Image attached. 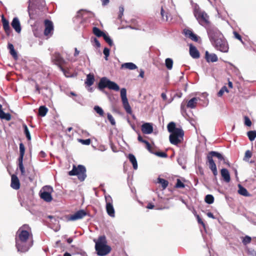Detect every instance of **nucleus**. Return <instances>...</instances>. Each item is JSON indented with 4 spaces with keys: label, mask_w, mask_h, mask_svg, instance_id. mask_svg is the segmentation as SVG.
Masks as SVG:
<instances>
[{
    "label": "nucleus",
    "mask_w": 256,
    "mask_h": 256,
    "mask_svg": "<svg viewBox=\"0 0 256 256\" xmlns=\"http://www.w3.org/2000/svg\"><path fill=\"white\" fill-rule=\"evenodd\" d=\"M16 245L18 252H27L33 244L31 229L28 225L20 227L16 232Z\"/></svg>",
    "instance_id": "nucleus-1"
},
{
    "label": "nucleus",
    "mask_w": 256,
    "mask_h": 256,
    "mask_svg": "<svg viewBox=\"0 0 256 256\" xmlns=\"http://www.w3.org/2000/svg\"><path fill=\"white\" fill-rule=\"evenodd\" d=\"M208 34L212 44L216 50L223 52H228V42L218 28H211L208 30Z\"/></svg>",
    "instance_id": "nucleus-2"
},
{
    "label": "nucleus",
    "mask_w": 256,
    "mask_h": 256,
    "mask_svg": "<svg viewBox=\"0 0 256 256\" xmlns=\"http://www.w3.org/2000/svg\"><path fill=\"white\" fill-rule=\"evenodd\" d=\"M168 130L170 133L169 136L170 142L174 145H178L184 139V132L181 128H176L174 122H170L167 126Z\"/></svg>",
    "instance_id": "nucleus-3"
},
{
    "label": "nucleus",
    "mask_w": 256,
    "mask_h": 256,
    "mask_svg": "<svg viewBox=\"0 0 256 256\" xmlns=\"http://www.w3.org/2000/svg\"><path fill=\"white\" fill-rule=\"evenodd\" d=\"M94 241L96 243L95 249L98 255L104 256L110 252L111 248L107 244L106 237L104 236H100L97 240L94 239Z\"/></svg>",
    "instance_id": "nucleus-4"
},
{
    "label": "nucleus",
    "mask_w": 256,
    "mask_h": 256,
    "mask_svg": "<svg viewBox=\"0 0 256 256\" xmlns=\"http://www.w3.org/2000/svg\"><path fill=\"white\" fill-rule=\"evenodd\" d=\"M214 156L216 157L220 160L224 161V159L220 153L215 151L210 152L206 156V164H208L209 168L212 171L214 175L216 176L218 174V170L216 164L212 158Z\"/></svg>",
    "instance_id": "nucleus-5"
},
{
    "label": "nucleus",
    "mask_w": 256,
    "mask_h": 256,
    "mask_svg": "<svg viewBox=\"0 0 256 256\" xmlns=\"http://www.w3.org/2000/svg\"><path fill=\"white\" fill-rule=\"evenodd\" d=\"M98 87L100 90L104 88H108L110 90L116 92L120 90V87L118 84L115 82L110 80L106 77H102L100 78Z\"/></svg>",
    "instance_id": "nucleus-6"
},
{
    "label": "nucleus",
    "mask_w": 256,
    "mask_h": 256,
    "mask_svg": "<svg viewBox=\"0 0 256 256\" xmlns=\"http://www.w3.org/2000/svg\"><path fill=\"white\" fill-rule=\"evenodd\" d=\"M70 176H77L80 181H84L86 176V168L82 165H78V167L74 166L72 170L68 172Z\"/></svg>",
    "instance_id": "nucleus-7"
},
{
    "label": "nucleus",
    "mask_w": 256,
    "mask_h": 256,
    "mask_svg": "<svg viewBox=\"0 0 256 256\" xmlns=\"http://www.w3.org/2000/svg\"><path fill=\"white\" fill-rule=\"evenodd\" d=\"M42 191H41L40 196L41 198L46 202H50L52 200V192L53 188L52 186H46L42 188Z\"/></svg>",
    "instance_id": "nucleus-8"
},
{
    "label": "nucleus",
    "mask_w": 256,
    "mask_h": 256,
    "mask_svg": "<svg viewBox=\"0 0 256 256\" xmlns=\"http://www.w3.org/2000/svg\"><path fill=\"white\" fill-rule=\"evenodd\" d=\"M120 96L124 108L127 113L131 114L132 110L126 97V90L125 88L120 90Z\"/></svg>",
    "instance_id": "nucleus-9"
},
{
    "label": "nucleus",
    "mask_w": 256,
    "mask_h": 256,
    "mask_svg": "<svg viewBox=\"0 0 256 256\" xmlns=\"http://www.w3.org/2000/svg\"><path fill=\"white\" fill-rule=\"evenodd\" d=\"M106 201V210L108 214L111 217L115 216V211L112 205V197L108 195L105 196Z\"/></svg>",
    "instance_id": "nucleus-10"
},
{
    "label": "nucleus",
    "mask_w": 256,
    "mask_h": 256,
    "mask_svg": "<svg viewBox=\"0 0 256 256\" xmlns=\"http://www.w3.org/2000/svg\"><path fill=\"white\" fill-rule=\"evenodd\" d=\"M52 60L56 64L60 67L62 72L64 71L62 66L66 63V61L59 52H54L52 56Z\"/></svg>",
    "instance_id": "nucleus-11"
},
{
    "label": "nucleus",
    "mask_w": 256,
    "mask_h": 256,
    "mask_svg": "<svg viewBox=\"0 0 256 256\" xmlns=\"http://www.w3.org/2000/svg\"><path fill=\"white\" fill-rule=\"evenodd\" d=\"M86 212L84 210H80L77 211L73 214L68 216L67 220L68 221H75L82 218L86 216Z\"/></svg>",
    "instance_id": "nucleus-12"
},
{
    "label": "nucleus",
    "mask_w": 256,
    "mask_h": 256,
    "mask_svg": "<svg viewBox=\"0 0 256 256\" xmlns=\"http://www.w3.org/2000/svg\"><path fill=\"white\" fill-rule=\"evenodd\" d=\"M195 17L202 26H206L209 23V16L204 11L201 12Z\"/></svg>",
    "instance_id": "nucleus-13"
},
{
    "label": "nucleus",
    "mask_w": 256,
    "mask_h": 256,
    "mask_svg": "<svg viewBox=\"0 0 256 256\" xmlns=\"http://www.w3.org/2000/svg\"><path fill=\"white\" fill-rule=\"evenodd\" d=\"M45 29L44 34L45 36H51L54 30V26L52 22L48 20H44Z\"/></svg>",
    "instance_id": "nucleus-14"
},
{
    "label": "nucleus",
    "mask_w": 256,
    "mask_h": 256,
    "mask_svg": "<svg viewBox=\"0 0 256 256\" xmlns=\"http://www.w3.org/2000/svg\"><path fill=\"white\" fill-rule=\"evenodd\" d=\"M141 130L144 134H150L153 132L152 124L150 123L146 122L142 124Z\"/></svg>",
    "instance_id": "nucleus-15"
},
{
    "label": "nucleus",
    "mask_w": 256,
    "mask_h": 256,
    "mask_svg": "<svg viewBox=\"0 0 256 256\" xmlns=\"http://www.w3.org/2000/svg\"><path fill=\"white\" fill-rule=\"evenodd\" d=\"M11 24L16 32L20 33L21 32V26L18 18L16 17L13 18Z\"/></svg>",
    "instance_id": "nucleus-16"
},
{
    "label": "nucleus",
    "mask_w": 256,
    "mask_h": 256,
    "mask_svg": "<svg viewBox=\"0 0 256 256\" xmlns=\"http://www.w3.org/2000/svg\"><path fill=\"white\" fill-rule=\"evenodd\" d=\"M11 187L14 190H18L20 187V181L18 178L14 174L12 175L11 180Z\"/></svg>",
    "instance_id": "nucleus-17"
},
{
    "label": "nucleus",
    "mask_w": 256,
    "mask_h": 256,
    "mask_svg": "<svg viewBox=\"0 0 256 256\" xmlns=\"http://www.w3.org/2000/svg\"><path fill=\"white\" fill-rule=\"evenodd\" d=\"M190 54L194 58H200V53L198 50L192 44L190 45Z\"/></svg>",
    "instance_id": "nucleus-18"
},
{
    "label": "nucleus",
    "mask_w": 256,
    "mask_h": 256,
    "mask_svg": "<svg viewBox=\"0 0 256 256\" xmlns=\"http://www.w3.org/2000/svg\"><path fill=\"white\" fill-rule=\"evenodd\" d=\"M2 22L4 29L7 35L9 36L12 32L10 29L9 22L8 20L4 18V16L2 17Z\"/></svg>",
    "instance_id": "nucleus-19"
},
{
    "label": "nucleus",
    "mask_w": 256,
    "mask_h": 256,
    "mask_svg": "<svg viewBox=\"0 0 256 256\" xmlns=\"http://www.w3.org/2000/svg\"><path fill=\"white\" fill-rule=\"evenodd\" d=\"M206 58L208 62H216L218 60L217 56L216 54H210L208 51L206 52Z\"/></svg>",
    "instance_id": "nucleus-20"
},
{
    "label": "nucleus",
    "mask_w": 256,
    "mask_h": 256,
    "mask_svg": "<svg viewBox=\"0 0 256 256\" xmlns=\"http://www.w3.org/2000/svg\"><path fill=\"white\" fill-rule=\"evenodd\" d=\"M221 175L222 177L223 178L224 180L226 182H230V174L229 173V172L228 170L226 168H222L221 170Z\"/></svg>",
    "instance_id": "nucleus-21"
},
{
    "label": "nucleus",
    "mask_w": 256,
    "mask_h": 256,
    "mask_svg": "<svg viewBox=\"0 0 256 256\" xmlns=\"http://www.w3.org/2000/svg\"><path fill=\"white\" fill-rule=\"evenodd\" d=\"M184 34L186 36H188L189 38H190L192 40L194 41V42H198V37L196 34H194L190 30H184Z\"/></svg>",
    "instance_id": "nucleus-22"
},
{
    "label": "nucleus",
    "mask_w": 256,
    "mask_h": 256,
    "mask_svg": "<svg viewBox=\"0 0 256 256\" xmlns=\"http://www.w3.org/2000/svg\"><path fill=\"white\" fill-rule=\"evenodd\" d=\"M198 101L197 98H193L188 101L186 106L188 108H194L196 107Z\"/></svg>",
    "instance_id": "nucleus-23"
},
{
    "label": "nucleus",
    "mask_w": 256,
    "mask_h": 256,
    "mask_svg": "<svg viewBox=\"0 0 256 256\" xmlns=\"http://www.w3.org/2000/svg\"><path fill=\"white\" fill-rule=\"evenodd\" d=\"M122 68H126L130 70H133L137 68V66L132 62H126L122 65Z\"/></svg>",
    "instance_id": "nucleus-24"
},
{
    "label": "nucleus",
    "mask_w": 256,
    "mask_h": 256,
    "mask_svg": "<svg viewBox=\"0 0 256 256\" xmlns=\"http://www.w3.org/2000/svg\"><path fill=\"white\" fill-rule=\"evenodd\" d=\"M0 118L9 120L11 118L10 114L8 113H5L2 110V106L0 105Z\"/></svg>",
    "instance_id": "nucleus-25"
},
{
    "label": "nucleus",
    "mask_w": 256,
    "mask_h": 256,
    "mask_svg": "<svg viewBox=\"0 0 256 256\" xmlns=\"http://www.w3.org/2000/svg\"><path fill=\"white\" fill-rule=\"evenodd\" d=\"M94 81V78L93 74H88L86 76V80L85 82L86 84L88 86H91L93 84Z\"/></svg>",
    "instance_id": "nucleus-26"
},
{
    "label": "nucleus",
    "mask_w": 256,
    "mask_h": 256,
    "mask_svg": "<svg viewBox=\"0 0 256 256\" xmlns=\"http://www.w3.org/2000/svg\"><path fill=\"white\" fill-rule=\"evenodd\" d=\"M128 158L130 161L132 163L134 168L136 170L138 168V164L134 156L132 154H129Z\"/></svg>",
    "instance_id": "nucleus-27"
},
{
    "label": "nucleus",
    "mask_w": 256,
    "mask_h": 256,
    "mask_svg": "<svg viewBox=\"0 0 256 256\" xmlns=\"http://www.w3.org/2000/svg\"><path fill=\"white\" fill-rule=\"evenodd\" d=\"M8 48L10 50V54L14 57V59H17V53L14 50V46L12 44L9 43L8 44Z\"/></svg>",
    "instance_id": "nucleus-28"
},
{
    "label": "nucleus",
    "mask_w": 256,
    "mask_h": 256,
    "mask_svg": "<svg viewBox=\"0 0 256 256\" xmlns=\"http://www.w3.org/2000/svg\"><path fill=\"white\" fill-rule=\"evenodd\" d=\"M48 112V109L45 106H40L38 109V114L41 116H44Z\"/></svg>",
    "instance_id": "nucleus-29"
},
{
    "label": "nucleus",
    "mask_w": 256,
    "mask_h": 256,
    "mask_svg": "<svg viewBox=\"0 0 256 256\" xmlns=\"http://www.w3.org/2000/svg\"><path fill=\"white\" fill-rule=\"evenodd\" d=\"M93 33L98 37L104 36L106 34L100 30L96 27H94L92 30Z\"/></svg>",
    "instance_id": "nucleus-30"
},
{
    "label": "nucleus",
    "mask_w": 256,
    "mask_h": 256,
    "mask_svg": "<svg viewBox=\"0 0 256 256\" xmlns=\"http://www.w3.org/2000/svg\"><path fill=\"white\" fill-rule=\"evenodd\" d=\"M238 192L239 194H240L242 196H249V194L248 192V190H246V189L245 188H244L242 187L240 184L238 185Z\"/></svg>",
    "instance_id": "nucleus-31"
},
{
    "label": "nucleus",
    "mask_w": 256,
    "mask_h": 256,
    "mask_svg": "<svg viewBox=\"0 0 256 256\" xmlns=\"http://www.w3.org/2000/svg\"><path fill=\"white\" fill-rule=\"evenodd\" d=\"M165 64L168 70H172L173 66V60L170 58H167L165 60Z\"/></svg>",
    "instance_id": "nucleus-32"
},
{
    "label": "nucleus",
    "mask_w": 256,
    "mask_h": 256,
    "mask_svg": "<svg viewBox=\"0 0 256 256\" xmlns=\"http://www.w3.org/2000/svg\"><path fill=\"white\" fill-rule=\"evenodd\" d=\"M158 182L162 184L163 190H164L168 186V180L161 178H158Z\"/></svg>",
    "instance_id": "nucleus-33"
},
{
    "label": "nucleus",
    "mask_w": 256,
    "mask_h": 256,
    "mask_svg": "<svg viewBox=\"0 0 256 256\" xmlns=\"http://www.w3.org/2000/svg\"><path fill=\"white\" fill-rule=\"evenodd\" d=\"M23 159H18V167L20 168V170L21 174L22 176H25L26 172L24 168L23 165Z\"/></svg>",
    "instance_id": "nucleus-34"
},
{
    "label": "nucleus",
    "mask_w": 256,
    "mask_h": 256,
    "mask_svg": "<svg viewBox=\"0 0 256 256\" xmlns=\"http://www.w3.org/2000/svg\"><path fill=\"white\" fill-rule=\"evenodd\" d=\"M247 136L250 141H253L256 138V131L251 130L247 132Z\"/></svg>",
    "instance_id": "nucleus-35"
},
{
    "label": "nucleus",
    "mask_w": 256,
    "mask_h": 256,
    "mask_svg": "<svg viewBox=\"0 0 256 256\" xmlns=\"http://www.w3.org/2000/svg\"><path fill=\"white\" fill-rule=\"evenodd\" d=\"M25 152V148L23 144H20V156L18 159H23Z\"/></svg>",
    "instance_id": "nucleus-36"
},
{
    "label": "nucleus",
    "mask_w": 256,
    "mask_h": 256,
    "mask_svg": "<svg viewBox=\"0 0 256 256\" xmlns=\"http://www.w3.org/2000/svg\"><path fill=\"white\" fill-rule=\"evenodd\" d=\"M214 198L211 194H208L205 197V202L208 204H212L214 202Z\"/></svg>",
    "instance_id": "nucleus-37"
},
{
    "label": "nucleus",
    "mask_w": 256,
    "mask_h": 256,
    "mask_svg": "<svg viewBox=\"0 0 256 256\" xmlns=\"http://www.w3.org/2000/svg\"><path fill=\"white\" fill-rule=\"evenodd\" d=\"M224 92H226L228 93L229 92L228 88L226 86H224L221 88V89L220 90V91L218 93V96L220 97L222 96Z\"/></svg>",
    "instance_id": "nucleus-38"
},
{
    "label": "nucleus",
    "mask_w": 256,
    "mask_h": 256,
    "mask_svg": "<svg viewBox=\"0 0 256 256\" xmlns=\"http://www.w3.org/2000/svg\"><path fill=\"white\" fill-rule=\"evenodd\" d=\"M94 110L98 113L100 116H103L104 114V112L102 109L98 106H96L94 107Z\"/></svg>",
    "instance_id": "nucleus-39"
},
{
    "label": "nucleus",
    "mask_w": 256,
    "mask_h": 256,
    "mask_svg": "<svg viewBox=\"0 0 256 256\" xmlns=\"http://www.w3.org/2000/svg\"><path fill=\"white\" fill-rule=\"evenodd\" d=\"M201 12L202 11L200 10L199 6L195 4L194 5V16H196L197 14H198Z\"/></svg>",
    "instance_id": "nucleus-40"
},
{
    "label": "nucleus",
    "mask_w": 256,
    "mask_h": 256,
    "mask_svg": "<svg viewBox=\"0 0 256 256\" xmlns=\"http://www.w3.org/2000/svg\"><path fill=\"white\" fill-rule=\"evenodd\" d=\"M252 238L250 236H246L242 238V242L244 245H246L250 242Z\"/></svg>",
    "instance_id": "nucleus-41"
},
{
    "label": "nucleus",
    "mask_w": 256,
    "mask_h": 256,
    "mask_svg": "<svg viewBox=\"0 0 256 256\" xmlns=\"http://www.w3.org/2000/svg\"><path fill=\"white\" fill-rule=\"evenodd\" d=\"M252 152L250 150H247L245 152L244 160L246 161H248V160L252 157Z\"/></svg>",
    "instance_id": "nucleus-42"
},
{
    "label": "nucleus",
    "mask_w": 256,
    "mask_h": 256,
    "mask_svg": "<svg viewBox=\"0 0 256 256\" xmlns=\"http://www.w3.org/2000/svg\"><path fill=\"white\" fill-rule=\"evenodd\" d=\"M104 38L105 40V41L110 46H112L114 44L112 40L110 38L106 35V34L104 36Z\"/></svg>",
    "instance_id": "nucleus-43"
},
{
    "label": "nucleus",
    "mask_w": 256,
    "mask_h": 256,
    "mask_svg": "<svg viewBox=\"0 0 256 256\" xmlns=\"http://www.w3.org/2000/svg\"><path fill=\"white\" fill-rule=\"evenodd\" d=\"M24 134L26 136V138H28V140H30L31 136H30V132L28 130V128L27 127V126L26 125H24Z\"/></svg>",
    "instance_id": "nucleus-44"
},
{
    "label": "nucleus",
    "mask_w": 256,
    "mask_h": 256,
    "mask_svg": "<svg viewBox=\"0 0 256 256\" xmlns=\"http://www.w3.org/2000/svg\"><path fill=\"white\" fill-rule=\"evenodd\" d=\"M153 154L159 157H160V158H166L168 156L167 154L164 152H154Z\"/></svg>",
    "instance_id": "nucleus-45"
},
{
    "label": "nucleus",
    "mask_w": 256,
    "mask_h": 256,
    "mask_svg": "<svg viewBox=\"0 0 256 256\" xmlns=\"http://www.w3.org/2000/svg\"><path fill=\"white\" fill-rule=\"evenodd\" d=\"M108 119L112 126H114L116 124L115 120L111 114H108Z\"/></svg>",
    "instance_id": "nucleus-46"
},
{
    "label": "nucleus",
    "mask_w": 256,
    "mask_h": 256,
    "mask_svg": "<svg viewBox=\"0 0 256 256\" xmlns=\"http://www.w3.org/2000/svg\"><path fill=\"white\" fill-rule=\"evenodd\" d=\"M244 124H245V125H246V126H251L252 122H251V120H250V119L248 118V117L247 116H245L244 117Z\"/></svg>",
    "instance_id": "nucleus-47"
},
{
    "label": "nucleus",
    "mask_w": 256,
    "mask_h": 256,
    "mask_svg": "<svg viewBox=\"0 0 256 256\" xmlns=\"http://www.w3.org/2000/svg\"><path fill=\"white\" fill-rule=\"evenodd\" d=\"M176 187L178 188H184V184L180 181V180L178 179Z\"/></svg>",
    "instance_id": "nucleus-48"
},
{
    "label": "nucleus",
    "mask_w": 256,
    "mask_h": 256,
    "mask_svg": "<svg viewBox=\"0 0 256 256\" xmlns=\"http://www.w3.org/2000/svg\"><path fill=\"white\" fill-rule=\"evenodd\" d=\"M146 144V149L151 153H154V151L150 146V144L148 142V141H146L144 142V143Z\"/></svg>",
    "instance_id": "nucleus-49"
},
{
    "label": "nucleus",
    "mask_w": 256,
    "mask_h": 256,
    "mask_svg": "<svg viewBox=\"0 0 256 256\" xmlns=\"http://www.w3.org/2000/svg\"><path fill=\"white\" fill-rule=\"evenodd\" d=\"M86 12H87L85 10H80L77 13L76 16L78 18L82 17L84 16V14H86Z\"/></svg>",
    "instance_id": "nucleus-50"
},
{
    "label": "nucleus",
    "mask_w": 256,
    "mask_h": 256,
    "mask_svg": "<svg viewBox=\"0 0 256 256\" xmlns=\"http://www.w3.org/2000/svg\"><path fill=\"white\" fill-rule=\"evenodd\" d=\"M103 52L105 56V59L108 60V57L110 54V50L108 48H105Z\"/></svg>",
    "instance_id": "nucleus-51"
},
{
    "label": "nucleus",
    "mask_w": 256,
    "mask_h": 256,
    "mask_svg": "<svg viewBox=\"0 0 256 256\" xmlns=\"http://www.w3.org/2000/svg\"><path fill=\"white\" fill-rule=\"evenodd\" d=\"M124 12V8L123 6H120L119 8V14H118V18H121L122 16H123Z\"/></svg>",
    "instance_id": "nucleus-52"
},
{
    "label": "nucleus",
    "mask_w": 256,
    "mask_h": 256,
    "mask_svg": "<svg viewBox=\"0 0 256 256\" xmlns=\"http://www.w3.org/2000/svg\"><path fill=\"white\" fill-rule=\"evenodd\" d=\"M234 34L236 38L240 40L242 42H243L241 36L237 32H234Z\"/></svg>",
    "instance_id": "nucleus-53"
},
{
    "label": "nucleus",
    "mask_w": 256,
    "mask_h": 256,
    "mask_svg": "<svg viewBox=\"0 0 256 256\" xmlns=\"http://www.w3.org/2000/svg\"><path fill=\"white\" fill-rule=\"evenodd\" d=\"M80 142L86 145H88L90 143V139H86V140H81Z\"/></svg>",
    "instance_id": "nucleus-54"
},
{
    "label": "nucleus",
    "mask_w": 256,
    "mask_h": 256,
    "mask_svg": "<svg viewBox=\"0 0 256 256\" xmlns=\"http://www.w3.org/2000/svg\"><path fill=\"white\" fill-rule=\"evenodd\" d=\"M196 218H197L198 222L199 224H202L203 226L204 227V222H202V220L200 218V216L198 215L196 216Z\"/></svg>",
    "instance_id": "nucleus-55"
},
{
    "label": "nucleus",
    "mask_w": 256,
    "mask_h": 256,
    "mask_svg": "<svg viewBox=\"0 0 256 256\" xmlns=\"http://www.w3.org/2000/svg\"><path fill=\"white\" fill-rule=\"evenodd\" d=\"M206 214H207L208 216L210 218H212L213 219L215 218L214 214L212 212H208Z\"/></svg>",
    "instance_id": "nucleus-56"
},
{
    "label": "nucleus",
    "mask_w": 256,
    "mask_h": 256,
    "mask_svg": "<svg viewBox=\"0 0 256 256\" xmlns=\"http://www.w3.org/2000/svg\"><path fill=\"white\" fill-rule=\"evenodd\" d=\"M144 71L142 70H140L139 76H140L142 78H143L144 77Z\"/></svg>",
    "instance_id": "nucleus-57"
},
{
    "label": "nucleus",
    "mask_w": 256,
    "mask_h": 256,
    "mask_svg": "<svg viewBox=\"0 0 256 256\" xmlns=\"http://www.w3.org/2000/svg\"><path fill=\"white\" fill-rule=\"evenodd\" d=\"M154 204H151V203H149V204H148V206H147L146 208H148V209H152V208H154Z\"/></svg>",
    "instance_id": "nucleus-58"
},
{
    "label": "nucleus",
    "mask_w": 256,
    "mask_h": 256,
    "mask_svg": "<svg viewBox=\"0 0 256 256\" xmlns=\"http://www.w3.org/2000/svg\"><path fill=\"white\" fill-rule=\"evenodd\" d=\"M138 141H140L142 142H143V143H144V142L146 141V140H144L142 139V137L140 135H139L138 136Z\"/></svg>",
    "instance_id": "nucleus-59"
},
{
    "label": "nucleus",
    "mask_w": 256,
    "mask_h": 256,
    "mask_svg": "<svg viewBox=\"0 0 256 256\" xmlns=\"http://www.w3.org/2000/svg\"><path fill=\"white\" fill-rule=\"evenodd\" d=\"M102 5H106L109 2V0H101Z\"/></svg>",
    "instance_id": "nucleus-60"
},
{
    "label": "nucleus",
    "mask_w": 256,
    "mask_h": 256,
    "mask_svg": "<svg viewBox=\"0 0 256 256\" xmlns=\"http://www.w3.org/2000/svg\"><path fill=\"white\" fill-rule=\"evenodd\" d=\"M79 54H80V51L78 50L76 48H75L74 56H78Z\"/></svg>",
    "instance_id": "nucleus-61"
},
{
    "label": "nucleus",
    "mask_w": 256,
    "mask_h": 256,
    "mask_svg": "<svg viewBox=\"0 0 256 256\" xmlns=\"http://www.w3.org/2000/svg\"><path fill=\"white\" fill-rule=\"evenodd\" d=\"M160 13H161V15H162V18L164 19V10L162 8H161Z\"/></svg>",
    "instance_id": "nucleus-62"
},
{
    "label": "nucleus",
    "mask_w": 256,
    "mask_h": 256,
    "mask_svg": "<svg viewBox=\"0 0 256 256\" xmlns=\"http://www.w3.org/2000/svg\"><path fill=\"white\" fill-rule=\"evenodd\" d=\"M94 42H95L96 45L97 46H98V47L100 46V43L99 42L98 40L96 38L94 39Z\"/></svg>",
    "instance_id": "nucleus-63"
},
{
    "label": "nucleus",
    "mask_w": 256,
    "mask_h": 256,
    "mask_svg": "<svg viewBox=\"0 0 256 256\" xmlns=\"http://www.w3.org/2000/svg\"><path fill=\"white\" fill-rule=\"evenodd\" d=\"M161 96H162V98L164 100H166V94L164 93H162V94H161Z\"/></svg>",
    "instance_id": "nucleus-64"
}]
</instances>
